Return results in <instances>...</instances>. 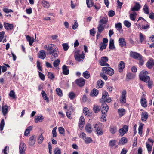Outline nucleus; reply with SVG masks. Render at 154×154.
I'll list each match as a JSON object with an SVG mask.
<instances>
[{"label": "nucleus", "mask_w": 154, "mask_h": 154, "mask_svg": "<svg viewBox=\"0 0 154 154\" xmlns=\"http://www.w3.org/2000/svg\"><path fill=\"white\" fill-rule=\"evenodd\" d=\"M55 45L54 44L46 45L44 46V48L48 52L49 54H52V57L54 58L58 57V51L57 48H55Z\"/></svg>", "instance_id": "nucleus-1"}, {"label": "nucleus", "mask_w": 154, "mask_h": 154, "mask_svg": "<svg viewBox=\"0 0 154 154\" xmlns=\"http://www.w3.org/2000/svg\"><path fill=\"white\" fill-rule=\"evenodd\" d=\"M74 56L75 60L78 62L82 61L85 57L84 53L82 52L80 53V51L79 50L75 52Z\"/></svg>", "instance_id": "nucleus-2"}, {"label": "nucleus", "mask_w": 154, "mask_h": 154, "mask_svg": "<svg viewBox=\"0 0 154 154\" xmlns=\"http://www.w3.org/2000/svg\"><path fill=\"white\" fill-rule=\"evenodd\" d=\"M109 95L107 92L105 91L103 92L102 98L100 100L101 103H109L111 101L110 98H108Z\"/></svg>", "instance_id": "nucleus-3"}, {"label": "nucleus", "mask_w": 154, "mask_h": 154, "mask_svg": "<svg viewBox=\"0 0 154 154\" xmlns=\"http://www.w3.org/2000/svg\"><path fill=\"white\" fill-rule=\"evenodd\" d=\"M102 70L104 73L110 76L113 75L114 73L113 69L109 67H103L102 68Z\"/></svg>", "instance_id": "nucleus-4"}, {"label": "nucleus", "mask_w": 154, "mask_h": 154, "mask_svg": "<svg viewBox=\"0 0 154 154\" xmlns=\"http://www.w3.org/2000/svg\"><path fill=\"white\" fill-rule=\"evenodd\" d=\"M102 125L100 123H97L94 127L98 135H102L103 134V131L101 129Z\"/></svg>", "instance_id": "nucleus-5"}, {"label": "nucleus", "mask_w": 154, "mask_h": 154, "mask_svg": "<svg viewBox=\"0 0 154 154\" xmlns=\"http://www.w3.org/2000/svg\"><path fill=\"white\" fill-rule=\"evenodd\" d=\"M126 91L125 90H123L122 92L120 99V102L121 103H126Z\"/></svg>", "instance_id": "nucleus-6"}, {"label": "nucleus", "mask_w": 154, "mask_h": 154, "mask_svg": "<svg viewBox=\"0 0 154 154\" xmlns=\"http://www.w3.org/2000/svg\"><path fill=\"white\" fill-rule=\"evenodd\" d=\"M108 60V58L107 57H103L101 58V60H99V63L100 65L101 66H109V65L106 63Z\"/></svg>", "instance_id": "nucleus-7"}, {"label": "nucleus", "mask_w": 154, "mask_h": 154, "mask_svg": "<svg viewBox=\"0 0 154 154\" xmlns=\"http://www.w3.org/2000/svg\"><path fill=\"white\" fill-rule=\"evenodd\" d=\"M26 146L23 143L20 144L19 146V152L20 154H25V151L26 149Z\"/></svg>", "instance_id": "nucleus-8"}, {"label": "nucleus", "mask_w": 154, "mask_h": 154, "mask_svg": "<svg viewBox=\"0 0 154 154\" xmlns=\"http://www.w3.org/2000/svg\"><path fill=\"white\" fill-rule=\"evenodd\" d=\"M75 83L79 87H82L85 84L84 79L83 78H80L75 81Z\"/></svg>", "instance_id": "nucleus-9"}, {"label": "nucleus", "mask_w": 154, "mask_h": 154, "mask_svg": "<svg viewBox=\"0 0 154 154\" xmlns=\"http://www.w3.org/2000/svg\"><path fill=\"white\" fill-rule=\"evenodd\" d=\"M128 128V127L127 126L124 125L122 128L119 130V132L120 133V134L122 136L127 132Z\"/></svg>", "instance_id": "nucleus-10"}, {"label": "nucleus", "mask_w": 154, "mask_h": 154, "mask_svg": "<svg viewBox=\"0 0 154 154\" xmlns=\"http://www.w3.org/2000/svg\"><path fill=\"white\" fill-rule=\"evenodd\" d=\"M131 56L135 59H140L141 57H143L140 54L134 52H131L130 53Z\"/></svg>", "instance_id": "nucleus-11"}, {"label": "nucleus", "mask_w": 154, "mask_h": 154, "mask_svg": "<svg viewBox=\"0 0 154 154\" xmlns=\"http://www.w3.org/2000/svg\"><path fill=\"white\" fill-rule=\"evenodd\" d=\"M146 66L149 69H151L154 65V60L152 59H150L146 64Z\"/></svg>", "instance_id": "nucleus-12"}, {"label": "nucleus", "mask_w": 154, "mask_h": 154, "mask_svg": "<svg viewBox=\"0 0 154 154\" xmlns=\"http://www.w3.org/2000/svg\"><path fill=\"white\" fill-rule=\"evenodd\" d=\"M141 8V6L140 4L136 2L135 3V5L134 6L131 8V10L133 11H138Z\"/></svg>", "instance_id": "nucleus-13"}, {"label": "nucleus", "mask_w": 154, "mask_h": 154, "mask_svg": "<svg viewBox=\"0 0 154 154\" xmlns=\"http://www.w3.org/2000/svg\"><path fill=\"white\" fill-rule=\"evenodd\" d=\"M85 120L84 117L81 116L80 117L79 124V128L80 129H82L83 127V125L85 124Z\"/></svg>", "instance_id": "nucleus-14"}, {"label": "nucleus", "mask_w": 154, "mask_h": 154, "mask_svg": "<svg viewBox=\"0 0 154 154\" xmlns=\"http://www.w3.org/2000/svg\"><path fill=\"white\" fill-rule=\"evenodd\" d=\"M46 57L45 52L44 50H41L38 53V57L39 58L42 59H44Z\"/></svg>", "instance_id": "nucleus-15"}, {"label": "nucleus", "mask_w": 154, "mask_h": 154, "mask_svg": "<svg viewBox=\"0 0 154 154\" xmlns=\"http://www.w3.org/2000/svg\"><path fill=\"white\" fill-rule=\"evenodd\" d=\"M109 109L108 106L106 104H104L102 106L101 108V113L102 114H105L106 113Z\"/></svg>", "instance_id": "nucleus-16"}, {"label": "nucleus", "mask_w": 154, "mask_h": 154, "mask_svg": "<svg viewBox=\"0 0 154 154\" xmlns=\"http://www.w3.org/2000/svg\"><path fill=\"white\" fill-rule=\"evenodd\" d=\"M141 119L142 121H146L149 117L148 113L146 112H143L141 114Z\"/></svg>", "instance_id": "nucleus-17"}, {"label": "nucleus", "mask_w": 154, "mask_h": 154, "mask_svg": "<svg viewBox=\"0 0 154 154\" xmlns=\"http://www.w3.org/2000/svg\"><path fill=\"white\" fill-rule=\"evenodd\" d=\"M4 26L5 28L8 30H11L13 28V24L5 22L4 23Z\"/></svg>", "instance_id": "nucleus-18"}, {"label": "nucleus", "mask_w": 154, "mask_h": 154, "mask_svg": "<svg viewBox=\"0 0 154 154\" xmlns=\"http://www.w3.org/2000/svg\"><path fill=\"white\" fill-rule=\"evenodd\" d=\"M35 135H32L30 137L29 139V144L30 146L34 145L35 143Z\"/></svg>", "instance_id": "nucleus-19"}, {"label": "nucleus", "mask_w": 154, "mask_h": 154, "mask_svg": "<svg viewBox=\"0 0 154 154\" xmlns=\"http://www.w3.org/2000/svg\"><path fill=\"white\" fill-rule=\"evenodd\" d=\"M44 119L43 116L42 115H37L35 119V122L36 123L41 122Z\"/></svg>", "instance_id": "nucleus-20"}, {"label": "nucleus", "mask_w": 154, "mask_h": 154, "mask_svg": "<svg viewBox=\"0 0 154 154\" xmlns=\"http://www.w3.org/2000/svg\"><path fill=\"white\" fill-rule=\"evenodd\" d=\"M8 106L6 105L2 106V111L3 115L5 116L8 113Z\"/></svg>", "instance_id": "nucleus-21"}, {"label": "nucleus", "mask_w": 154, "mask_h": 154, "mask_svg": "<svg viewBox=\"0 0 154 154\" xmlns=\"http://www.w3.org/2000/svg\"><path fill=\"white\" fill-rule=\"evenodd\" d=\"M140 79L145 82H149L150 79V77L148 76L140 75Z\"/></svg>", "instance_id": "nucleus-22"}, {"label": "nucleus", "mask_w": 154, "mask_h": 154, "mask_svg": "<svg viewBox=\"0 0 154 154\" xmlns=\"http://www.w3.org/2000/svg\"><path fill=\"white\" fill-rule=\"evenodd\" d=\"M125 67V63L123 61H121L119 65V72H122Z\"/></svg>", "instance_id": "nucleus-23"}, {"label": "nucleus", "mask_w": 154, "mask_h": 154, "mask_svg": "<svg viewBox=\"0 0 154 154\" xmlns=\"http://www.w3.org/2000/svg\"><path fill=\"white\" fill-rule=\"evenodd\" d=\"M83 112L84 115L87 117H90L91 116V114L90 112L88 109L86 107L84 108Z\"/></svg>", "instance_id": "nucleus-24"}, {"label": "nucleus", "mask_w": 154, "mask_h": 154, "mask_svg": "<svg viewBox=\"0 0 154 154\" xmlns=\"http://www.w3.org/2000/svg\"><path fill=\"white\" fill-rule=\"evenodd\" d=\"M107 22V18L105 17H103L99 21V24L103 26V24H106Z\"/></svg>", "instance_id": "nucleus-25"}, {"label": "nucleus", "mask_w": 154, "mask_h": 154, "mask_svg": "<svg viewBox=\"0 0 154 154\" xmlns=\"http://www.w3.org/2000/svg\"><path fill=\"white\" fill-rule=\"evenodd\" d=\"M85 130L87 132L90 133L92 131V128L91 125L89 124L88 123L86 125Z\"/></svg>", "instance_id": "nucleus-26"}, {"label": "nucleus", "mask_w": 154, "mask_h": 154, "mask_svg": "<svg viewBox=\"0 0 154 154\" xmlns=\"http://www.w3.org/2000/svg\"><path fill=\"white\" fill-rule=\"evenodd\" d=\"M32 126H30L28 127L25 130L24 135L25 136H28L29 134L30 131L32 130Z\"/></svg>", "instance_id": "nucleus-27"}, {"label": "nucleus", "mask_w": 154, "mask_h": 154, "mask_svg": "<svg viewBox=\"0 0 154 154\" xmlns=\"http://www.w3.org/2000/svg\"><path fill=\"white\" fill-rule=\"evenodd\" d=\"M119 44L121 47L126 45V42L124 38H120L119 39Z\"/></svg>", "instance_id": "nucleus-28"}, {"label": "nucleus", "mask_w": 154, "mask_h": 154, "mask_svg": "<svg viewBox=\"0 0 154 154\" xmlns=\"http://www.w3.org/2000/svg\"><path fill=\"white\" fill-rule=\"evenodd\" d=\"M63 73L65 75H67L69 74V71L67 69V66L64 65L62 67Z\"/></svg>", "instance_id": "nucleus-29"}, {"label": "nucleus", "mask_w": 154, "mask_h": 154, "mask_svg": "<svg viewBox=\"0 0 154 154\" xmlns=\"http://www.w3.org/2000/svg\"><path fill=\"white\" fill-rule=\"evenodd\" d=\"M26 38L27 40L29 42V45L30 46L32 45V43L34 41V40L33 38H31L29 36H27Z\"/></svg>", "instance_id": "nucleus-30"}, {"label": "nucleus", "mask_w": 154, "mask_h": 154, "mask_svg": "<svg viewBox=\"0 0 154 154\" xmlns=\"http://www.w3.org/2000/svg\"><path fill=\"white\" fill-rule=\"evenodd\" d=\"M103 82L101 80H99L97 82V88H102L103 85Z\"/></svg>", "instance_id": "nucleus-31"}, {"label": "nucleus", "mask_w": 154, "mask_h": 154, "mask_svg": "<svg viewBox=\"0 0 154 154\" xmlns=\"http://www.w3.org/2000/svg\"><path fill=\"white\" fill-rule=\"evenodd\" d=\"M141 105L144 107H146L147 105L146 104V100L144 98H142L141 99Z\"/></svg>", "instance_id": "nucleus-32"}, {"label": "nucleus", "mask_w": 154, "mask_h": 154, "mask_svg": "<svg viewBox=\"0 0 154 154\" xmlns=\"http://www.w3.org/2000/svg\"><path fill=\"white\" fill-rule=\"evenodd\" d=\"M117 131V128L116 126H111L110 127L109 131L112 134L115 133Z\"/></svg>", "instance_id": "nucleus-33"}, {"label": "nucleus", "mask_w": 154, "mask_h": 154, "mask_svg": "<svg viewBox=\"0 0 154 154\" xmlns=\"http://www.w3.org/2000/svg\"><path fill=\"white\" fill-rule=\"evenodd\" d=\"M109 48L111 50H113L115 48L114 45V40L112 39H111L110 40Z\"/></svg>", "instance_id": "nucleus-34"}, {"label": "nucleus", "mask_w": 154, "mask_h": 154, "mask_svg": "<svg viewBox=\"0 0 154 154\" xmlns=\"http://www.w3.org/2000/svg\"><path fill=\"white\" fill-rule=\"evenodd\" d=\"M137 14L135 12H133L132 13L130 14V19L134 21L136 18Z\"/></svg>", "instance_id": "nucleus-35"}, {"label": "nucleus", "mask_w": 154, "mask_h": 154, "mask_svg": "<svg viewBox=\"0 0 154 154\" xmlns=\"http://www.w3.org/2000/svg\"><path fill=\"white\" fill-rule=\"evenodd\" d=\"M115 27L117 29V30L120 32L122 30V27L121 23H119L115 24Z\"/></svg>", "instance_id": "nucleus-36"}, {"label": "nucleus", "mask_w": 154, "mask_h": 154, "mask_svg": "<svg viewBox=\"0 0 154 154\" xmlns=\"http://www.w3.org/2000/svg\"><path fill=\"white\" fill-rule=\"evenodd\" d=\"M42 6L45 8H48L50 6V4L48 2L46 1H42Z\"/></svg>", "instance_id": "nucleus-37"}, {"label": "nucleus", "mask_w": 154, "mask_h": 154, "mask_svg": "<svg viewBox=\"0 0 154 154\" xmlns=\"http://www.w3.org/2000/svg\"><path fill=\"white\" fill-rule=\"evenodd\" d=\"M119 116L121 117L122 116L125 112V110L124 109H120L118 110Z\"/></svg>", "instance_id": "nucleus-38"}, {"label": "nucleus", "mask_w": 154, "mask_h": 154, "mask_svg": "<svg viewBox=\"0 0 154 154\" xmlns=\"http://www.w3.org/2000/svg\"><path fill=\"white\" fill-rule=\"evenodd\" d=\"M116 140H112L109 142V146L112 148L113 146H115L116 144Z\"/></svg>", "instance_id": "nucleus-39"}, {"label": "nucleus", "mask_w": 154, "mask_h": 154, "mask_svg": "<svg viewBox=\"0 0 154 154\" xmlns=\"http://www.w3.org/2000/svg\"><path fill=\"white\" fill-rule=\"evenodd\" d=\"M98 94V91L96 89H94L92 92H91L90 94V95L92 96H97Z\"/></svg>", "instance_id": "nucleus-40"}, {"label": "nucleus", "mask_w": 154, "mask_h": 154, "mask_svg": "<svg viewBox=\"0 0 154 154\" xmlns=\"http://www.w3.org/2000/svg\"><path fill=\"white\" fill-rule=\"evenodd\" d=\"M105 26H102L99 24L97 27L98 32L100 33H101L104 29Z\"/></svg>", "instance_id": "nucleus-41"}, {"label": "nucleus", "mask_w": 154, "mask_h": 154, "mask_svg": "<svg viewBox=\"0 0 154 154\" xmlns=\"http://www.w3.org/2000/svg\"><path fill=\"white\" fill-rule=\"evenodd\" d=\"M143 10H144V12L145 14H149V8L146 4H145L144 5L143 7Z\"/></svg>", "instance_id": "nucleus-42"}, {"label": "nucleus", "mask_w": 154, "mask_h": 154, "mask_svg": "<svg viewBox=\"0 0 154 154\" xmlns=\"http://www.w3.org/2000/svg\"><path fill=\"white\" fill-rule=\"evenodd\" d=\"M42 95L43 97L45 99V100H46L47 102H49V99L46 96V94L45 92L43 90L41 92Z\"/></svg>", "instance_id": "nucleus-43"}, {"label": "nucleus", "mask_w": 154, "mask_h": 154, "mask_svg": "<svg viewBox=\"0 0 154 154\" xmlns=\"http://www.w3.org/2000/svg\"><path fill=\"white\" fill-rule=\"evenodd\" d=\"M144 124L140 123L138 128V133L140 135H141L142 134V129Z\"/></svg>", "instance_id": "nucleus-44"}, {"label": "nucleus", "mask_w": 154, "mask_h": 154, "mask_svg": "<svg viewBox=\"0 0 154 154\" xmlns=\"http://www.w3.org/2000/svg\"><path fill=\"white\" fill-rule=\"evenodd\" d=\"M9 96L13 99L16 98V96L15 94V93L13 90H11L9 94Z\"/></svg>", "instance_id": "nucleus-45"}, {"label": "nucleus", "mask_w": 154, "mask_h": 154, "mask_svg": "<svg viewBox=\"0 0 154 154\" xmlns=\"http://www.w3.org/2000/svg\"><path fill=\"white\" fill-rule=\"evenodd\" d=\"M107 45L106 44H103L102 42H101L100 44V50L102 51L103 49L106 48Z\"/></svg>", "instance_id": "nucleus-46"}, {"label": "nucleus", "mask_w": 154, "mask_h": 154, "mask_svg": "<svg viewBox=\"0 0 154 154\" xmlns=\"http://www.w3.org/2000/svg\"><path fill=\"white\" fill-rule=\"evenodd\" d=\"M90 0H86V4L88 8H90L92 7L94 4V3L92 2L91 1L89 2Z\"/></svg>", "instance_id": "nucleus-47"}, {"label": "nucleus", "mask_w": 154, "mask_h": 154, "mask_svg": "<svg viewBox=\"0 0 154 154\" xmlns=\"http://www.w3.org/2000/svg\"><path fill=\"white\" fill-rule=\"evenodd\" d=\"M60 62V60L59 59H57V60L54 61L53 63V65L55 67H57L59 64Z\"/></svg>", "instance_id": "nucleus-48"}, {"label": "nucleus", "mask_w": 154, "mask_h": 154, "mask_svg": "<svg viewBox=\"0 0 154 154\" xmlns=\"http://www.w3.org/2000/svg\"><path fill=\"white\" fill-rule=\"evenodd\" d=\"M56 91L57 94L60 96H62L63 93L61 90L60 88H57L56 89Z\"/></svg>", "instance_id": "nucleus-49"}, {"label": "nucleus", "mask_w": 154, "mask_h": 154, "mask_svg": "<svg viewBox=\"0 0 154 154\" xmlns=\"http://www.w3.org/2000/svg\"><path fill=\"white\" fill-rule=\"evenodd\" d=\"M84 140L85 143L87 144H89L92 141V139L89 137H85Z\"/></svg>", "instance_id": "nucleus-50"}, {"label": "nucleus", "mask_w": 154, "mask_h": 154, "mask_svg": "<svg viewBox=\"0 0 154 154\" xmlns=\"http://www.w3.org/2000/svg\"><path fill=\"white\" fill-rule=\"evenodd\" d=\"M83 75L84 77L88 79L90 76V75L89 72L88 71L85 72L83 74Z\"/></svg>", "instance_id": "nucleus-51"}, {"label": "nucleus", "mask_w": 154, "mask_h": 154, "mask_svg": "<svg viewBox=\"0 0 154 154\" xmlns=\"http://www.w3.org/2000/svg\"><path fill=\"white\" fill-rule=\"evenodd\" d=\"M135 77V75L131 73H128L127 75V78L129 79H131Z\"/></svg>", "instance_id": "nucleus-52"}, {"label": "nucleus", "mask_w": 154, "mask_h": 154, "mask_svg": "<svg viewBox=\"0 0 154 154\" xmlns=\"http://www.w3.org/2000/svg\"><path fill=\"white\" fill-rule=\"evenodd\" d=\"M94 112L95 113L98 112L100 110L99 106H94L93 107Z\"/></svg>", "instance_id": "nucleus-53"}, {"label": "nucleus", "mask_w": 154, "mask_h": 154, "mask_svg": "<svg viewBox=\"0 0 154 154\" xmlns=\"http://www.w3.org/2000/svg\"><path fill=\"white\" fill-rule=\"evenodd\" d=\"M75 95L73 92H70L69 94V97L71 99H73L75 97Z\"/></svg>", "instance_id": "nucleus-54"}, {"label": "nucleus", "mask_w": 154, "mask_h": 154, "mask_svg": "<svg viewBox=\"0 0 154 154\" xmlns=\"http://www.w3.org/2000/svg\"><path fill=\"white\" fill-rule=\"evenodd\" d=\"M124 25L127 28H129L131 26V23L127 20L125 21L124 22Z\"/></svg>", "instance_id": "nucleus-55"}, {"label": "nucleus", "mask_w": 154, "mask_h": 154, "mask_svg": "<svg viewBox=\"0 0 154 154\" xmlns=\"http://www.w3.org/2000/svg\"><path fill=\"white\" fill-rule=\"evenodd\" d=\"M74 24H73L72 26V28L73 29L75 30L78 27V24L77 23V21L76 20H74Z\"/></svg>", "instance_id": "nucleus-56"}, {"label": "nucleus", "mask_w": 154, "mask_h": 154, "mask_svg": "<svg viewBox=\"0 0 154 154\" xmlns=\"http://www.w3.org/2000/svg\"><path fill=\"white\" fill-rule=\"evenodd\" d=\"M139 38L140 40L141 43H142L143 41L144 40L145 38L143 35L141 33H140Z\"/></svg>", "instance_id": "nucleus-57"}, {"label": "nucleus", "mask_w": 154, "mask_h": 154, "mask_svg": "<svg viewBox=\"0 0 154 154\" xmlns=\"http://www.w3.org/2000/svg\"><path fill=\"white\" fill-rule=\"evenodd\" d=\"M5 124V122L3 119H2L1 123L0 124V130L2 131L3 129L4 125Z\"/></svg>", "instance_id": "nucleus-58"}, {"label": "nucleus", "mask_w": 154, "mask_h": 154, "mask_svg": "<svg viewBox=\"0 0 154 154\" xmlns=\"http://www.w3.org/2000/svg\"><path fill=\"white\" fill-rule=\"evenodd\" d=\"M62 46L63 47V50L65 51H66L68 50L69 48V45H68L66 43H63L62 44Z\"/></svg>", "instance_id": "nucleus-59"}, {"label": "nucleus", "mask_w": 154, "mask_h": 154, "mask_svg": "<svg viewBox=\"0 0 154 154\" xmlns=\"http://www.w3.org/2000/svg\"><path fill=\"white\" fill-rule=\"evenodd\" d=\"M3 11L4 12L6 13H8L10 12H13V10L7 8L3 9Z\"/></svg>", "instance_id": "nucleus-60"}, {"label": "nucleus", "mask_w": 154, "mask_h": 154, "mask_svg": "<svg viewBox=\"0 0 154 154\" xmlns=\"http://www.w3.org/2000/svg\"><path fill=\"white\" fill-rule=\"evenodd\" d=\"M5 32L2 31L0 32V42H1L4 38Z\"/></svg>", "instance_id": "nucleus-61"}, {"label": "nucleus", "mask_w": 154, "mask_h": 154, "mask_svg": "<svg viewBox=\"0 0 154 154\" xmlns=\"http://www.w3.org/2000/svg\"><path fill=\"white\" fill-rule=\"evenodd\" d=\"M48 76L49 79L51 80H53L54 78V76L53 74L50 72H48Z\"/></svg>", "instance_id": "nucleus-62"}, {"label": "nucleus", "mask_w": 154, "mask_h": 154, "mask_svg": "<svg viewBox=\"0 0 154 154\" xmlns=\"http://www.w3.org/2000/svg\"><path fill=\"white\" fill-rule=\"evenodd\" d=\"M120 141L122 143L124 144L127 142V140L126 138L125 137H123L121 138Z\"/></svg>", "instance_id": "nucleus-63"}, {"label": "nucleus", "mask_w": 154, "mask_h": 154, "mask_svg": "<svg viewBox=\"0 0 154 154\" xmlns=\"http://www.w3.org/2000/svg\"><path fill=\"white\" fill-rule=\"evenodd\" d=\"M43 140V137L42 134H41L38 139V142L39 143H41Z\"/></svg>", "instance_id": "nucleus-64"}]
</instances>
